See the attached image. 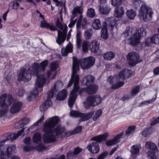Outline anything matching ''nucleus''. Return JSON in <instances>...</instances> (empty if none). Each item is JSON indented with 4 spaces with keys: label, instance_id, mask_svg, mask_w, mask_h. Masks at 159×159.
I'll list each match as a JSON object with an SVG mask.
<instances>
[{
    "label": "nucleus",
    "instance_id": "f257e3e1",
    "mask_svg": "<svg viewBox=\"0 0 159 159\" xmlns=\"http://www.w3.org/2000/svg\"><path fill=\"white\" fill-rule=\"evenodd\" d=\"M95 61V59L93 57H89L79 60L75 57H73L71 78L67 85L68 87H70L74 83V88L70 92L68 101L69 106L70 107L74 104L80 89L78 85L79 77L76 74L79 70L80 65L83 69H87L93 65Z\"/></svg>",
    "mask_w": 159,
    "mask_h": 159
},
{
    "label": "nucleus",
    "instance_id": "f03ea898",
    "mask_svg": "<svg viewBox=\"0 0 159 159\" xmlns=\"http://www.w3.org/2000/svg\"><path fill=\"white\" fill-rule=\"evenodd\" d=\"M59 121V118L56 116L45 120L43 128V131L45 133L43 135V141L44 143H49L56 141L58 135L64 131V128L61 125L57 126L54 129H53Z\"/></svg>",
    "mask_w": 159,
    "mask_h": 159
},
{
    "label": "nucleus",
    "instance_id": "7ed1b4c3",
    "mask_svg": "<svg viewBox=\"0 0 159 159\" xmlns=\"http://www.w3.org/2000/svg\"><path fill=\"white\" fill-rule=\"evenodd\" d=\"M147 33L146 30L143 28L141 27L138 30L135 27H127L124 33L125 37L131 36L129 39V44L132 46H135L140 42V39L142 36H145Z\"/></svg>",
    "mask_w": 159,
    "mask_h": 159
},
{
    "label": "nucleus",
    "instance_id": "20e7f679",
    "mask_svg": "<svg viewBox=\"0 0 159 159\" xmlns=\"http://www.w3.org/2000/svg\"><path fill=\"white\" fill-rule=\"evenodd\" d=\"M132 71L131 70L125 69L120 72L115 77L111 76L107 79V81L112 84L113 89H117L122 86L124 84L125 79L129 78L132 75Z\"/></svg>",
    "mask_w": 159,
    "mask_h": 159
},
{
    "label": "nucleus",
    "instance_id": "39448f33",
    "mask_svg": "<svg viewBox=\"0 0 159 159\" xmlns=\"http://www.w3.org/2000/svg\"><path fill=\"white\" fill-rule=\"evenodd\" d=\"M132 0L133 2V5L135 8L138 7L140 4H141L139 10V16L140 19L146 21L150 20L153 14L152 9L147 7L144 2L140 0Z\"/></svg>",
    "mask_w": 159,
    "mask_h": 159
},
{
    "label": "nucleus",
    "instance_id": "423d86ee",
    "mask_svg": "<svg viewBox=\"0 0 159 159\" xmlns=\"http://www.w3.org/2000/svg\"><path fill=\"white\" fill-rule=\"evenodd\" d=\"M48 61L45 60L42 61L40 64L37 62H34L31 64V66L29 69V71L34 76H36L37 79L39 76H43L44 79L45 77L44 75L41 74L44 72L45 68L48 65Z\"/></svg>",
    "mask_w": 159,
    "mask_h": 159
},
{
    "label": "nucleus",
    "instance_id": "0eeeda50",
    "mask_svg": "<svg viewBox=\"0 0 159 159\" xmlns=\"http://www.w3.org/2000/svg\"><path fill=\"white\" fill-rule=\"evenodd\" d=\"M12 98L11 95L3 94L0 97V107L2 108L0 110V116L5 115L8 111V107L11 103Z\"/></svg>",
    "mask_w": 159,
    "mask_h": 159
},
{
    "label": "nucleus",
    "instance_id": "6e6552de",
    "mask_svg": "<svg viewBox=\"0 0 159 159\" xmlns=\"http://www.w3.org/2000/svg\"><path fill=\"white\" fill-rule=\"evenodd\" d=\"M48 83L43 76L38 77L35 83V88L30 93L33 95L32 97L35 98L37 95H40L44 85Z\"/></svg>",
    "mask_w": 159,
    "mask_h": 159
},
{
    "label": "nucleus",
    "instance_id": "1a4fd4ad",
    "mask_svg": "<svg viewBox=\"0 0 159 159\" xmlns=\"http://www.w3.org/2000/svg\"><path fill=\"white\" fill-rule=\"evenodd\" d=\"M94 80L93 76L88 75L84 77V81L87 86H88L83 91H85L88 94L94 93L96 92L98 89V86L96 85H91L92 83Z\"/></svg>",
    "mask_w": 159,
    "mask_h": 159
},
{
    "label": "nucleus",
    "instance_id": "9d476101",
    "mask_svg": "<svg viewBox=\"0 0 159 159\" xmlns=\"http://www.w3.org/2000/svg\"><path fill=\"white\" fill-rule=\"evenodd\" d=\"M56 25L57 28L62 31L58 30V36L56 39L57 43L61 44L65 40L67 27L65 24H62L59 19L57 21Z\"/></svg>",
    "mask_w": 159,
    "mask_h": 159
},
{
    "label": "nucleus",
    "instance_id": "9b49d317",
    "mask_svg": "<svg viewBox=\"0 0 159 159\" xmlns=\"http://www.w3.org/2000/svg\"><path fill=\"white\" fill-rule=\"evenodd\" d=\"M146 148L150 149L147 153V156L149 159H158L155 155L158 152V150L156 145L153 143L148 141L146 143Z\"/></svg>",
    "mask_w": 159,
    "mask_h": 159
},
{
    "label": "nucleus",
    "instance_id": "f8f14e48",
    "mask_svg": "<svg viewBox=\"0 0 159 159\" xmlns=\"http://www.w3.org/2000/svg\"><path fill=\"white\" fill-rule=\"evenodd\" d=\"M146 148L150 149L147 153V156L149 159H158L155 155L158 152V150L156 145L153 143L148 141L146 143Z\"/></svg>",
    "mask_w": 159,
    "mask_h": 159
},
{
    "label": "nucleus",
    "instance_id": "ddd939ff",
    "mask_svg": "<svg viewBox=\"0 0 159 159\" xmlns=\"http://www.w3.org/2000/svg\"><path fill=\"white\" fill-rule=\"evenodd\" d=\"M102 99V98L99 95L89 96L84 102L85 107L87 108L91 106H97L101 102Z\"/></svg>",
    "mask_w": 159,
    "mask_h": 159
},
{
    "label": "nucleus",
    "instance_id": "4468645a",
    "mask_svg": "<svg viewBox=\"0 0 159 159\" xmlns=\"http://www.w3.org/2000/svg\"><path fill=\"white\" fill-rule=\"evenodd\" d=\"M32 141L34 143L38 145L35 147L38 151L40 152L45 150V147L41 143V136L40 133H35L33 136Z\"/></svg>",
    "mask_w": 159,
    "mask_h": 159
},
{
    "label": "nucleus",
    "instance_id": "2eb2a0df",
    "mask_svg": "<svg viewBox=\"0 0 159 159\" xmlns=\"http://www.w3.org/2000/svg\"><path fill=\"white\" fill-rule=\"evenodd\" d=\"M81 25L83 29H85L87 27V20L86 19L84 18L82 21V23H80V24L78 28H76V44L77 45V48H78L81 47V34L82 32L79 30V28L80 27Z\"/></svg>",
    "mask_w": 159,
    "mask_h": 159
},
{
    "label": "nucleus",
    "instance_id": "dca6fc26",
    "mask_svg": "<svg viewBox=\"0 0 159 159\" xmlns=\"http://www.w3.org/2000/svg\"><path fill=\"white\" fill-rule=\"evenodd\" d=\"M32 74L29 71V70H26L24 68L20 70L19 74L18 75V80L24 81H27L30 80Z\"/></svg>",
    "mask_w": 159,
    "mask_h": 159
},
{
    "label": "nucleus",
    "instance_id": "f3484780",
    "mask_svg": "<svg viewBox=\"0 0 159 159\" xmlns=\"http://www.w3.org/2000/svg\"><path fill=\"white\" fill-rule=\"evenodd\" d=\"M127 57L129 61V64L131 66H134L140 62L139 55L135 52L129 53L127 55Z\"/></svg>",
    "mask_w": 159,
    "mask_h": 159
},
{
    "label": "nucleus",
    "instance_id": "a211bd4d",
    "mask_svg": "<svg viewBox=\"0 0 159 159\" xmlns=\"http://www.w3.org/2000/svg\"><path fill=\"white\" fill-rule=\"evenodd\" d=\"M82 11L83 9L81 6H77L74 8L72 11V15H73V16L71 18V20H73L74 18V17L77 16L78 14L80 15L76 23V26L77 28H78L80 26V23H82V21H81V19L82 17Z\"/></svg>",
    "mask_w": 159,
    "mask_h": 159
},
{
    "label": "nucleus",
    "instance_id": "6ab92c4d",
    "mask_svg": "<svg viewBox=\"0 0 159 159\" xmlns=\"http://www.w3.org/2000/svg\"><path fill=\"white\" fill-rule=\"evenodd\" d=\"M123 135V132H122L120 134L116 135L113 139L107 141L106 143V145L107 146H110L117 144L120 141L121 139L124 136Z\"/></svg>",
    "mask_w": 159,
    "mask_h": 159
},
{
    "label": "nucleus",
    "instance_id": "aec40b11",
    "mask_svg": "<svg viewBox=\"0 0 159 159\" xmlns=\"http://www.w3.org/2000/svg\"><path fill=\"white\" fill-rule=\"evenodd\" d=\"M86 148L89 151L93 153H98L100 150L99 145L97 142H93L89 144Z\"/></svg>",
    "mask_w": 159,
    "mask_h": 159
},
{
    "label": "nucleus",
    "instance_id": "412c9836",
    "mask_svg": "<svg viewBox=\"0 0 159 159\" xmlns=\"http://www.w3.org/2000/svg\"><path fill=\"white\" fill-rule=\"evenodd\" d=\"M22 105V103L20 102L14 103L11 109V112L12 114H15L18 112L20 111Z\"/></svg>",
    "mask_w": 159,
    "mask_h": 159
},
{
    "label": "nucleus",
    "instance_id": "4be33fe9",
    "mask_svg": "<svg viewBox=\"0 0 159 159\" xmlns=\"http://www.w3.org/2000/svg\"><path fill=\"white\" fill-rule=\"evenodd\" d=\"M99 43L96 40H93L90 43V48L91 51L96 53L98 50Z\"/></svg>",
    "mask_w": 159,
    "mask_h": 159
},
{
    "label": "nucleus",
    "instance_id": "5701e85b",
    "mask_svg": "<svg viewBox=\"0 0 159 159\" xmlns=\"http://www.w3.org/2000/svg\"><path fill=\"white\" fill-rule=\"evenodd\" d=\"M125 10L123 7L120 6H118L116 7L114 11V16L117 18H121L124 15Z\"/></svg>",
    "mask_w": 159,
    "mask_h": 159
},
{
    "label": "nucleus",
    "instance_id": "b1692460",
    "mask_svg": "<svg viewBox=\"0 0 159 159\" xmlns=\"http://www.w3.org/2000/svg\"><path fill=\"white\" fill-rule=\"evenodd\" d=\"M107 22L110 25L111 28V30L114 27H117L119 24V21L116 20L114 17H110L107 18L106 20Z\"/></svg>",
    "mask_w": 159,
    "mask_h": 159
},
{
    "label": "nucleus",
    "instance_id": "393cba45",
    "mask_svg": "<svg viewBox=\"0 0 159 159\" xmlns=\"http://www.w3.org/2000/svg\"><path fill=\"white\" fill-rule=\"evenodd\" d=\"M108 133H106L103 134L99 135L92 138L91 140L95 141L97 142H100L103 140H105L108 137Z\"/></svg>",
    "mask_w": 159,
    "mask_h": 159
},
{
    "label": "nucleus",
    "instance_id": "a878e982",
    "mask_svg": "<svg viewBox=\"0 0 159 159\" xmlns=\"http://www.w3.org/2000/svg\"><path fill=\"white\" fill-rule=\"evenodd\" d=\"M46 75L47 79L46 80L48 82L47 84L49 83V81L51 80L52 81V80L54 79L57 75V71H54L51 70H49L47 71L46 72Z\"/></svg>",
    "mask_w": 159,
    "mask_h": 159
},
{
    "label": "nucleus",
    "instance_id": "bb28decb",
    "mask_svg": "<svg viewBox=\"0 0 159 159\" xmlns=\"http://www.w3.org/2000/svg\"><path fill=\"white\" fill-rule=\"evenodd\" d=\"M73 46L70 43H69L65 48L61 49L62 55L65 56L67 55L68 52H72L73 51Z\"/></svg>",
    "mask_w": 159,
    "mask_h": 159
},
{
    "label": "nucleus",
    "instance_id": "cd10ccee",
    "mask_svg": "<svg viewBox=\"0 0 159 159\" xmlns=\"http://www.w3.org/2000/svg\"><path fill=\"white\" fill-rule=\"evenodd\" d=\"M52 105V102L51 100H46L40 106V111L42 112H43Z\"/></svg>",
    "mask_w": 159,
    "mask_h": 159
},
{
    "label": "nucleus",
    "instance_id": "c85d7f7f",
    "mask_svg": "<svg viewBox=\"0 0 159 159\" xmlns=\"http://www.w3.org/2000/svg\"><path fill=\"white\" fill-rule=\"evenodd\" d=\"M140 146L139 145H133L130 148V152L132 153V157L134 156H137L139 154Z\"/></svg>",
    "mask_w": 159,
    "mask_h": 159
},
{
    "label": "nucleus",
    "instance_id": "c756f323",
    "mask_svg": "<svg viewBox=\"0 0 159 159\" xmlns=\"http://www.w3.org/2000/svg\"><path fill=\"white\" fill-rule=\"evenodd\" d=\"M41 26L42 27H45L51 30L55 31L57 30L56 27L52 24H49L47 23L44 20H42L41 22Z\"/></svg>",
    "mask_w": 159,
    "mask_h": 159
},
{
    "label": "nucleus",
    "instance_id": "7c9ffc66",
    "mask_svg": "<svg viewBox=\"0 0 159 159\" xmlns=\"http://www.w3.org/2000/svg\"><path fill=\"white\" fill-rule=\"evenodd\" d=\"M67 96V92L66 89H63L58 93L56 99L58 100H61L66 98Z\"/></svg>",
    "mask_w": 159,
    "mask_h": 159
},
{
    "label": "nucleus",
    "instance_id": "2f4dec72",
    "mask_svg": "<svg viewBox=\"0 0 159 159\" xmlns=\"http://www.w3.org/2000/svg\"><path fill=\"white\" fill-rule=\"evenodd\" d=\"M125 14L128 18L130 20L134 19L136 15L135 11L133 9L127 10Z\"/></svg>",
    "mask_w": 159,
    "mask_h": 159
},
{
    "label": "nucleus",
    "instance_id": "473e14b6",
    "mask_svg": "<svg viewBox=\"0 0 159 159\" xmlns=\"http://www.w3.org/2000/svg\"><path fill=\"white\" fill-rule=\"evenodd\" d=\"M102 56L105 60H110L114 57L115 54L114 52L109 51L104 53Z\"/></svg>",
    "mask_w": 159,
    "mask_h": 159
},
{
    "label": "nucleus",
    "instance_id": "72a5a7b5",
    "mask_svg": "<svg viewBox=\"0 0 159 159\" xmlns=\"http://www.w3.org/2000/svg\"><path fill=\"white\" fill-rule=\"evenodd\" d=\"M82 113L78 111L75 110H71L70 113V116L73 117H79L80 118V121H82Z\"/></svg>",
    "mask_w": 159,
    "mask_h": 159
},
{
    "label": "nucleus",
    "instance_id": "f704fd0d",
    "mask_svg": "<svg viewBox=\"0 0 159 159\" xmlns=\"http://www.w3.org/2000/svg\"><path fill=\"white\" fill-rule=\"evenodd\" d=\"M93 31L92 29L85 30L84 33V37L86 39H89L93 36Z\"/></svg>",
    "mask_w": 159,
    "mask_h": 159
},
{
    "label": "nucleus",
    "instance_id": "c9c22d12",
    "mask_svg": "<svg viewBox=\"0 0 159 159\" xmlns=\"http://www.w3.org/2000/svg\"><path fill=\"white\" fill-rule=\"evenodd\" d=\"M99 9L100 12L103 14L108 13L110 10L109 7L106 5H100Z\"/></svg>",
    "mask_w": 159,
    "mask_h": 159
},
{
    "label": "nucleus",
    "instance_id": "e433bc0d",
    "mask_svg": "<svg viewBox=\"0 0 159 159\" xmlns=\"http://www.w3.org/2000/svg\"><path fill=\"white\" fill-rule=\"evenodd\" d=\"M89 48H90V42L89 41L85 40L82 44V50L84 52H88Z\"/></svg>",
    "mask_w": 159,
    "mask_h": 159
},
{
    "label": "nucleus",
    "instance_id": "4c0bfd02",
    "mask_svg": "<svg viewBox=\"0 0 159 159\" xmlns=\"http://www.w3.org/2000/svg\"><path fill=\"white\" fill-rule=\"evenodd\" d=\"M93 28L96 30H98L101 28L100 20L98 19H96L92 23Z\"/></svg>",
    "mask_w": 159,
    "mask_h": 159
},
{
    "label": "nucleus",
    "instance_id": "58836bf2",
    "mask_svg": "<svg viewBox=\"0 0 159 159\" xmlns=\"http://www.w3.org/2000/svg\"><path fill=\"white\" fill-rule=\"evenodd\" d=\"M101 36L105 39H107L108 38L107 28L106 26H104L101 30Z\"/></svg>",
    "mask_w": 159,
    "mask_h": 159
},
{
    "label": "nucleus",
    "instance_id": "ea45409f",
    "mask_svg": "<svg viewBox=\"0 0 159 159\" xmlns=\"http://www.w3.org/2000/svg\"><path fill=\"white\" fill-rule=\"evenodd\" d=\"M95 111H92L87 114H82V121L86 120L91 118L94 114Z\"/></svg>",
    "mask_w": 159,
    "mask_h": 159
},
{
    "label": "nucleus",
    "instance_id": "a19ab883",
    "mask_svg": "<svg viewBox=\"0 0 159 159\" xmlns=\"http://www.w3.org/2000/svg\"><path fill=\"white\" fill-rule=\"evenodd\" d=\"M150 40L152 43L159 44V34H155L152 36L150 38Z\"/></svg>",
    "mask_w": 159,
    "mask_h": 159
},
{
    "label": "nucleus",
    "instance_id": "79ce46f5",
    "mask_svg": "<svg viewBox=\"0 0 159 159\" xmlns=\"http://www.w3.org/2000/svg\"><path fill=\"white\" fill-rule=\"evenodd\" d=\"M56 90L54 87H52L51 90L48 92L47 99L46 100H50L52 98L54 95L56 94Z\"/></svg>",
    "mask_w": 159,
    "mask_h": 159
},
{
    "label": "nucleus",
    "instance_id": "37998d69",
    "mask_svg": "<svg viewBox=\"0 0 159 159\" xmlns=\"http://www.w3.org/2000/svg\"><path fill=\"white\" fill-rule=\"evenodd\" d=\"M96 15L95 10L93 8H90L88 10L87 15L88 17L91 18H93Z\"/></svg>",
    "mask_w": 159,
    "mask_h": 159
},
{
    "label": "nucleus",
    "instance_id": "c03bdc74",
    "mask_svg": "<svg viewBox=\"0 0 159 159\" xmlns=\"http://www.w3.org/2000/svg\"><path fill=\"white\" fill-rule=\"evenodd\" d=\"M135 127L134 126H129L125 132V135H129L133 134L135 130Z\"/></svg>",
    "mask_w": 159,
    "mask_h": 159
},
{
    "label": "nucleus",
    "instance_id": "a18cd8bd",
    "mask_svg": "<svg viewBox=\"0 0 159 159\" xmlns=\"http://www.w3.org/2000/svg\"><path fill=\"white\" fill-rule=\"evenodd\" d=\"M19 3L16 1H13L11 2L9 5V9H16L19 5Z\"/></svg>",
    "mask_w": 159,
    "mask_h": 159
},
{
    "label": "nucleus",
    "instance_id": "49530a36",
    "mask_svg": "<svg viewBox=\"0 0 159 159\" xmlns=\"http://www.w3.org/2000/svg\"><path fill=\"white\" fill-rule=\"evenodd\" d=\"M152 132V129L150 128L144 129L142 132V135L145 137L150 134Z\"/></svg>",
    "mask_w": 159,
    "mask_h": 159
},
{
    "label": "nucleus",
    "instance_id": "de8ad7c7",
    "mask_svg": "<svg viewBox=\"0 0 159 159\" xmlns=\"http://www.w3.org/2000/svg\"><path fill=\"white\" fill-rule=\"evenodd\" d=\"M155 98H153L151 100L146 101H143L139 105V107H142L143 105H148L150 103H152L156 100Z\"/></svg>",
    "mask_w": 159,
    "mask_h": 159
},
{
    "label": "nucleus",
    "instance_id": "09e8293b",
    "mask_svg": "<svg viewBox=\"0 0 159 159\" xmlns=\"http://www.w3.org/2000/svg\"><path fill=\"white\" fill-rule=\"evenodd\" d=\"M58 67V64L57 61H54L51 63L50 67V70L54 71H56Z\"/></svg>",
    "mask_w": 159,
    "mask_h": 159
},
{
    "label": "nucleus",
    "instance_id": "8fccbe9b",
    "mask_svg": "<svg viewBox=\"0 0 159 159\" xmlns=\"http://www.w3.org/2000/svg\"><path fill=\"white\" fill-rule=\"evenodd\" d=\"M102 114V111L101 110H98L96 111L95 114L93 118L94 120H96Z\"/></svg>",
    "mask_w": 159,
    "mask_h": 159
},
{
    "label": "nucleus",
    "instance_id": "3c124183",
    "mask_svg": "<svg viewBox=\"0 0 159 159\" xmlns=\"http://www.w3.org/2000/svg\"><path fill=\"white\" fill-rule=\"evenodd\" d=\"M123 0H111V4L113 6H119L122 3Z\"/></svg>",
    "mask_w": 159,
    "mask_h": 159
},
{
    "label": "nucleus",
    "instance_id": "603ef678",
    "mask_svg": "<svg viewBox=\"0 0 159 159\" xmlns=\"http://www.w3.org/2000/svg\"><path fill=\"white\" fill-rule=\"evenodd\" d=\"M30 119L28 118H24L20 120V122L21 123L22 125L24 126L30 122Z\"/></svg>",
    "mask_w": 159,
    "mask_h": 159
},
{
    "label": "nucleus",
    "instance_id": "864d4df0",
    "mask_svg": "<svg viewBox=\"0 0 159 159\" xmlns=\"http://www.w3.org/2000/svg\"><path fill=\"white\" fill-rule=\"evenodd\" d=\"M63 83L61 81H58L55 83L54 87L55 88V90H56V89H59L61 88L63 86Z\"/></svg>",
    "mask_w": 159,
    "mask_h": 159
},
{
    "label": "nucleus",
    "instance_id": "5fc2aeb1",
    "mask_svg": "<svg viewBox=\"0 0 159 159\" xmlns=\"http://www.w3.org/2000/svg\"><path fill=\"white\" fill-rule=\"evenodd\" d=\"M140 90V87L139 85L136 86L135 87L133 88L132 91V95L133 96L138 93L139 92Z\"/></svg>",
    "mask_w": 159,
    "mask_h": 159
},
{
    "label": "nucleus",
    "instance_id": "6e6d98bb",
    "mask_svg": "<svg viewBox=\"0 0 159 159\" xmlns=\"http://www.w3.org/2000/svg\"><path fill=\"white\" fill-rule=\"evenodd\" d=\"M107 152H105L99 155L98 158V159H104L105 158L108 154Z\"/></svg>",
    "mask_w": 159,
    "mask_h": 159
},
{
    "label": "nucleus",
    "instance_id": "4d7b16f0",
    "mask_svg": "<svg viewBox=\"0 0 159 159\" xmlns=\"http://www.w3.org/2000/svg\"><path fill=\"white\" fill-rule=\"evenodd\" d=\"M82 127L79 126L76 127L75 129L73 131L74 134L78 133L80 132L82 130Z\"/></svg>",
    "mask_w": 159,
    "mask_h": 159
},
{
    "label": "nucleus",
    "instance_id": "13d9d810",
    "mask_svg": "<svg viewBox=\"0 0 159 159\" xmlns=\"http://www.w3.org/2000/svg\"><path fill=\"white\" fill-rule=\"evenodd\" d=\"M33 149H36V148L35 147H31L30 146H26L24 148L23 150L24 151L27 152Z\"/></svg>",
    "mask_w": 159,
    "mask_h": 159
},
{
    "label": "nucleus",
    "instance_id": "bf43d9fd",
    "mask_svg": "<svg viewBox=\"0 0 159 159\" xmlns=\"http://www.w3.org/2000/svg\"><path fill=\"white\" fill-rule=\"evenodd\" d=\"M31 139L30 137H27L24 140V143L25 144H28L31 142Z\"/></svg>",
    "mask_w": 159,
    "mask_h": 159
},
{
    "label": "nucleus",
    "instance_id": "052dcab7",
    "mask_svg": "<svg viewBox=\"0 0 159 159\" xmlns=\"http://www.w3.org/2000/svg\"><path fill=\"white\" fill-rule=\"evenodd\" d=\"M23 126L22 125L21 123L20 122V120L15 124V127L17 129H18L23 127Z\"/></svg>",
    "mask_w": 159,
    "mask_h": 159
},
{
    "label": "nucleus",
    "instance_id": "680f3d73",
    "mask_svg": "<svg viewBox=\"0 0 159 159\" xmlns=\"http://www.w3.org/2000/svg\"><path fill=\"white\" fill-rule=\"evenodd\" d=\"M74 134L73 131H67L65 132V136L66 137H68L71 135Z\"/></svg>",
    "mask_w": 159,
    "mask_h": 159
},
{
    "label": "nucleus",
    "instance_id": "e2e57ef3",
    "mask_svg": "<svg viewBox=\"0 0 159 159\" xmlns=\"http://www.w3.org/2000/svg\"><path fill=\"white\" fill-rule=\"evenodd\" d=\"M24 93V90L23 89H20L18 91V95L19 97H22Z\"/></svg>",
    "mask_w": 159,
    "mask_h": 159
},
{
    "label": "nucleus",
    "instance_id": "0e129e2a",
    "mask_svg": "<svg viewBox=\"0 0 159 159\" xmlns=\"http://www.w3.org/2000/svg\"><path fill=\"white\" fill-rule=\"evenodd\" d=\"M81 150H82V149L79 148H76L74 149V155L78 154L81 151Z\"/></svg>",
    "mask_w": 159,
    "mask_h": 159
},
{
    "label": "nucleus",
    "instance_id": "69168bd1",
    "mask_svg": "<svg viewBox=\"0 0 159 159\" xmlns=\"http://www.w3.org/2000/svg\"><path fill=\"white\" fill-rule=\"evenodd\" d=\"M158 123H159V117L157 119H156L152 121L151 124V125H156Z\"/></svg>",
    "mask_w": 159,
    "mask_h": 159
},
{
    "label": "nucleus",
    "instance_id": "338daca9",
    "mask_svg": "<svg viewBox=\"0 0 159 159\" xmlns=\"http://www.w3.org/2000/svg\"><path fill=\"white\" fill-rule=\"evenodd\" d=\"M76 21V20H72L71 21L70 24L68 25V27L69 28H71L73 26H74L75 23Z\"/></svg>",
    "mask_w": 159,
    "mask_h": 159
},
{
    "label": "nucleus",
    "instance_id": "774afa93",
    "mask_svg": "<svg viewBox=\"0 0 159 159\" xmlns=\"http://www.w3.org/2000/svg\"><path fill=\"white\" fill-rule=\"evenodd\" d=\"M153 73L155 75H158L159 74V67H156L154 69Z\"/></svg>",
    "mask_w": 159,
    "mask_h": 159
}]
</instances>
